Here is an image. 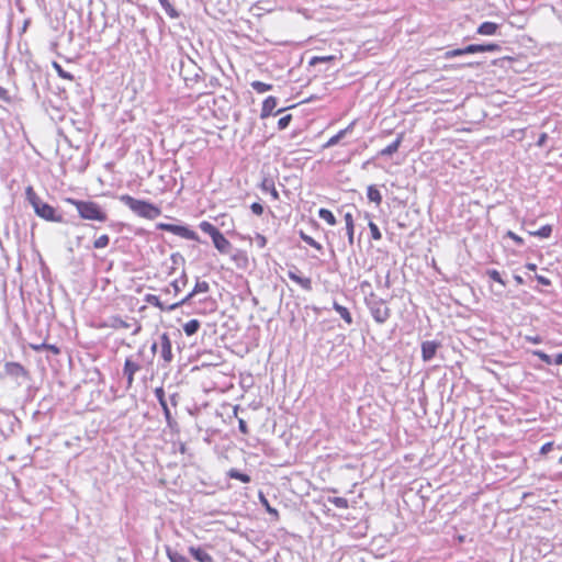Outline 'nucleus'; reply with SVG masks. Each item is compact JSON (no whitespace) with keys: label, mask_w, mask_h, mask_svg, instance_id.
<instances>
[{"label":"nucleus","mask_w":562,"mask_h":562,"mask_svg":"<svg viewBox=\"0 0 562 562\" xmlns=\"http://www.w3.org/2000/svg\"><path fill=\"white\" fill-rule=\"evenodd\" d=\"M288 277L293 282H295L299 285H301L304 290H306V291H311L312 290V280L310 278H304V277L299 276L297 274V270H295V271L289 270L288 271Z\"/></svg>","instance_id":"18"},{"label":"nucleus","mask_w":562,"mask_h":562,"mask_svg":"<svg viewBox=\"0 0 562 562\" xmlns=\"http://www.w3.org/2000/svg\"><path fill=\"white\" fill-rule=\"evenodd\" d=\"M498 27L499 26L497 23L486 21L479 25L476 32H477V34H481V35H494V34H496Z\"/></svg>","instance_id":"19"},{"label":"nucleus","mask_w":562,"mask_h":562,"mask_svg":"<svg viewBox=\"0 0 562 562\" xmlns=\"http://www.w3.org/2000/svg\"><path fill=\"white\" fill-rule=\"evenodd\" d=\"M505 236L513 239L517 246L524 245V239L512 231H507Z\"/></svg>","instance_id":"48"},{"label":"nucleus","mask_w":562,"mask_h":562,"mask_svg":"<svg viewBox=\"0 0 562 562\" xmlns=\"http://www.w3.org/2000/svg\"><path fill=\"white\" fill-rule=\"evenodd\" d=\"M0 100L4 101L7 103L11 102V97L9 94V91L1 86H0Z\"/></svg>","instance_id":"51"},{"label":"nucleus","mask_w":562,"mask_h":562,"mask_svg":"<svg viewBox=\"0 0 562 562\" xmlns=\"http://www.w3.org/2000/svg\"><path fill=\"white\" fill-rule=\"evenodd\" d=\"M356 125V121H352L346 128L340 130L337 134L331 136L324 145V148H330L337 145L346 135L350 134Z\"/></svg>","instance_id":"14"},{"label":"nucleus","mask_w":562,"mask_h":562,"mask_svg":"<svg viewBox=\"0 0 562 562\" xmlns=\"http://www.w3.org/2000/svg\"><path fill=\"white\" fill-rule=\"evenodd\" d=\"M160 406H161V409L164 412V415H165L166 423H167L168 427L172 429L175 426H177V422L171 416V412H170L168 402H166L164 404H160Z\"/></svg>","instance_id":"28"},{"label":"nucleus","mask_w":562,"mask_h":562,"mask_svg":"<svg viewBox=\"0 0 562 562\" xmlns=\"http://www.w3.org/2000/svg\"><path fill=\"white\" fill-rule=\"evenodd\" d=\"M441 347V344L437 340H426L422 342V359L425 362L430 361L435 356L437 350Z\"/></svg>","instance_id":"10"},{"label":"nucleus","mask_w":562,"mask_h":562,"mask_svg":"<svg viewBox=\"0 0 562 562\" xmlns=\"http://www.w3.org/2000/svg\"><path fill=\"white\" fill-rule=\"evenodd\" d=\"M501 45L496 43L488 44H470L468 45V52L470 54L485 53V52H499Z\"/></svg>","instance_id":"15"},{"label":"nucleus","mask_w":562,"mask_h":562,"mask_svg":"<svg viewBox=\"0 0 562 562\" xmlns=\"http://www.w3.org/2000/svg\"><path fill=\"white\" fill-rule=\"evenodd\" d=\"M526 339L532 344H540L542 341V338L540 336H527Z\"/></svg>","instance_id":"63"},{"label":"nucleus","mask_w":562,"mask_h":562,"mask_svg":"<svg viewBox=\"0 0 562 562\" xmlns=\"http://www.w3.org/2000/svg\"><path fill=\"white\" fill-rule=\"evenodd\" d=\"M552 363L558 366L562 364V352L555 355L554 359H552Z\"/></svg>","instance_id":"64"},{"label":"nucleus","mask_w":562,"mask_h":562,"mask_svg":"<svg viewBox=\"0 0 562 562\" xmlns=\"http://www.w3.org/2000/svg\"><path fill=\"white\" fill-rule=\"evenodd\" d=\"M261 189L263 191H267V192H270V194L272 195L273 200H278L279 199V193L274 187V182L271 180V179H263L262 183H261Z\"/></svg>","instance_id":"26"},{"label":"nucleus","mask_w":562,"mask_h":562,"mask_svg":"<svg viewBox=\"0 0 562 562\" xmlns=\"http://www.w3.org/2000/svg\"><path fill=\"white\" fill-rule=\"evenodd\" d=\"M328 502L337 508L346 509L349 507L348 501L345 497H328Z\"/></svg>","instance_id":"36"},{"label":"nucleus","mask_w":562,"mask_h":562,"mask_svg":"<svg viewBox=\"0 0 562 562\" xmlns=\"http://www.w3.org/2000/svg\"><path fill=\"white\" fill-rule=\"evenodd\" d=\"M196 295V293H193V290L188 293L183 299H181L180 301H177L172 304H170V310L172 311H176L177 308L183 306V305H187L190 303V301Z\"/></svg>","instance_id":"33"},{"label":"nucleus","mask_w":562,"mask_h":562,"mask_svg":"<svg viewBox=\"0 0 562 562\" xmlns=\"http://www.w3.org/2000/svg\"><path fill=\"white\" fill-rule=\"evenodd\" d=\"M209 291H210V284L206 281L196 280L194 288H193V293H196V295H198L200 293H206Z\"/></svg>","instance_id":"37"},{"label":"nucleus","mask_w":562,"mask_h":562,"mask_svg":"<svg viewBox=\"0 0 562 562\" xmlns=\"http://www.w3.org/2000/svg\"><path fill=\"white\" fill-rule=\"evenodd\" d=\"M277 104H278V100H277L276 97L269 95L268 98H266L263 103H262L260 117L261 119H267L270 115H278L281 112H283L284 109H280L277 112H273V110L276 109Z\"/></svg>","instance_id":"11"},{"label":"nucleus","mask_w":562,"mask_h":562,"mask_svg":"<svg viewBox=\"0 0 562 562\" xmlns=\"http://www.w3.org/2000/svg\"><path fill=\"white\" fill-rule=\"evenodd\" d=\"M189 553L198 562H214V559L203 548L191 546L188 548Z\"/></svg>","instance_id":"16"},{"label":"nucleus","mask_w":562,"mask_h":562,"mask_svg":"<svg viewBox=\"0 0 562 562\" xmlns=\"http://www.w3.org/2000/svg\"><path fill=\"white\" fill-rule=\"evenodd\" d=\"M367 196L369 201L374 202L376 205H380L382 202V195L375 186H369L367 189Z\"/></svg>","instance_id":"23"},{"label":"nucleus","mask_w":562,"mask_h":562,"mask_svg":"<svg viewBox=\"0 0 562 562\" xmlns=\"http://www.w3.org/2000/svg\"><path fill=\"white\" fill-rule=\"evenodd\" d=\"M154 393H155V396H156V398H157V401H158L159 405H160V404H164V403H166V402H168V401L166 400V397H165V390H164V387H161V386L156 387V389H155V391H154Z\"/></svg>","instance_id":"47"},{"label":"nucleus","mask_w":562,"mask_h":562,"mask_svg":"<svg viewBox=\"0 0 562 562\" xmlns=\"http://www.w3.org/2000/svg\"><path fill=\"white\" fill-rule=\"evenodd\" d=\"M199 227L203 233L210 235L211 238H213L215 234H218L221 232L216 226H214L212 223L207 221H202L199 224Z\"/></svg>","instance_id":"24"},{"label":"nucleus","mask_w":562,"mask_h":562,"mask_svg":"<svg viewBox=\"0 0 562 562\" xmlns=\"http://www.w3.org/2000/svg\"><path fill=\"white\" fill-rule=\"evenodd\" d=\"M547 139H548V134L547 133H541L539 135V137H538L537 143H536L537 146L542 147L546 144Z\"/></svg>","instance_id":"56"},{"label":"nucleus","mask_w":562,"mask_h":562,"mask_svg":"<svg viewBox=\"0 0 562 562\" xmlns=\"http://www.w3.org/2000/svg\"><path fill=\"white\" fill-rule=\"evenodd\" d=\"M553 448V442L550 441V442H546L544 445H542V447L540 448V454H547L549 453Z\"/></svg>","instance_id":"54"},{"label":"nucleus","mask_w":562,"mask_h":562,"mask_svg":"<svg viewBox=\"0 0 562 562\" xmlns=\"http://www.w3.org/2000/svg\"><path fill=\"white\" fill-rule=\"evenodd\" d=\"M228 476H229L231 479L238 480V481H240V482H243V483H249V482H250V480H251V479H250V476H249L248 474L243 473V472H240V471H239V470H237V469H231V470L228 471Z\"/></svg>","instance_id":"29"},{"label":"nucleus","mask_w":562,"mask_h":562,"mask_svg":"<svg viewBox=\"0 0 562 562\" xmlns=\"http://www.w3.org/2000/svg\"><path fill=\"white\" fill-rule=\"evenodd\" d=\"M250 86L258 93H263V92L270 91L272 89V85L266 83L262 81H258V80L252 81L250 83Z\"/></svg>","instance_id":"35"},{"label":"nucleus","mask_w":562,"mask_h":562,"mask_svg":"<svg viewBox=\"0 0 562 562\" xmlns=\"http://www.w3.org/2000/svg\"><path fill=\"white\" fill-rule=\"evenodd\" d=\"M4 373L16 381H20V383L30 379L29 371L19 362H5Z\"/></svg>","instance_id":"7"},{"label":"nucleus","mask_w":562,"mask_h":562,"mask_svg":"<svg viewBox=\"0 0 562 562\" xmlns=\"http://www.w3.org/2000/svg\"><path fill=\"white\" fill-rule=\"evenodd\" d=\"M220 86V80L216 77H211L209 80V83L206 85L207 88H216Z\"/></svg>","instance_id":"58"},{"label":"nucleus","mask_w":562,"mask_h":562,"mask_svg":"<svg viewBox=\"0 0 562 562\" xmlns=\"http://www.w3.org/2000/svg\"><path fill=\"white\" fill-rule=\"evenodd\" d=\"M144 301L147 304L159 308L160 311L172 312V310L169 308L170 304H166L165 302H162L158 295L148 293L145 295Z\"/></svg>","instance_id":"17"},{"label":"nucleus","mask_w":562,"mask_h":562,"mask_svg":"<svg viewBox=\"0 0 562 562\" xmlns=\"http://www.w3.org/2000/svg\"><path fill=\"white\" fill-rule=\"evenodd\" d=\"M25 199L32 205L35 214L47 221L54 223L64 222V217L61 214L57 213L56 209L50 204L44 202L34 191L32 186H29L25 189Z\"/></svg>","instance_id":"1"},{"label":"nucleus","mask_w":562,"mask_h":562,"mask_svg":"<svg viewBox=\"0 0 562 562\" xmlns=\"http://www.w3.org/2000/svg\"><path fill=\"white\" fill-rule=\"evenodd\" d=\"M403 140V134H400L395 140H393L390 145H387L385 148H383L380 151L381 156H392L394 153L398 150V147L401 146V143Z\"/></svg>","instance_id":"20"},{"label":"nucleus","mask_w":562,"mask_h":562,"mask_svg":"<svg viewBox=\"0 0 562 562\" xmlns=\"http://www.w3.org/2000/svg\"><path fill=\"white\" fill-rule=\"evenodd\" d=\"M188 284V276L186 273V270H182V273L181 276L173 280L169 286L162 289L161 291L165 293V294H170L171 293V290L173 291V294L175 295H178Z\"/></svg>","instance_id":"12"},{"label":"nucleus","mask_w":562,"mask_h":562,"mask_svg":"<svg viewBox=\"0 0 562 562\" xmlns=\"http://www.w3.org/2000/svg\"><path fill=\"white\" fill-rule=\"evenodd\" d=\"M238 429L244 435H247L249 432V429H248V426H247V423L245 422V419H243V418L238 419Z\"/></svg>","instance_id":"53"},{"label":"nucleus","mask_w":562,"mask_h":562,"mask_svg":"<svg viewBox=\"0 0 562 562\" xmlns=\"http://www.w3.org/2000/svg\"><path fill=\"white\" fill-rule=\"evenodd\" d=\"M170 259L172 260L173 265H178L179 262H184V258L181 254L175 252L170 256Z\"/></svg>","instance_id":"55"},{"label":"nucleus","mask_w":562,"mask_h":562,"mask_svg":"<svg viewBox=\"0 0 562 562\" xmlns=\"http://www.w3.org/2000/svg\"><path fill=\"white\" fill-rule=\"evenodd\" d=\"M214 247L224 255H227L232 250V244L231 241L223 235L222 232L218 234H215V236L212 238Z\"/></svg>","instance_id":"13"},{"label":"nucleus","mask_w":562,"mask_h":562,"mask_svg":"<svg viewBox=\"0 0 562 562\" xmlns=\"http://www.w3.org/2000/svg\"><path fill=\"white\" fill-rule=\"evenodd\" d=\"M30 347H31V349H33L35 351H42V350H44L47 347V344L46 342L30 344Z\"/></svg>","instance_id":"57"},{"label":"nucleus","mask_w":562,"mask_h":562,"mask_svg":"<svg viewBox=\"0 0 562 562\" xmlns=\"http://www.w3.org/2000/svg\"><path fill=\"white\" fill-rule=\"evenodd\" d=\"M318 216L326 221L329 225H335L336 224V217L335 215L333 214V212L328 209H319L318 210Z\"/></svg>","instance_id":"32"},{"label":"nucleus","mask_w":562,"mask_h":562,"mask_svg":"<svg viewBox=\"0 0 562 562\" xmlns=\"http://www.w3.org/2000/svg\"><path fill=\"white\" fill-rule=\"evenodd\" d=\"M166 553L170 562H190L189 559L179 552L171 550L170 548L166 549Z\"/></svg>","instance_id":"31"},{"label":"nucleus","mask_w":562,"mask_h":562,"mask_svg":"<svg viewBox=\"0 0 562 562\" xmlns=\"http://www.w3.org/2000/svg\"><path fill=\"white\" fill-rule=\"evenodd\" d=\"M349 245H353L355 225L346 226Z\"/></svg>","instance_id":"52"},{"label":"nucleus","mask_w":562,"mask_h":562,"mask_svg":"<svg viewBox=\"0 0 562 562\" xmlns=\"http://www.w3.org/2000/svg\"><path fill=\"white\" fill-rule=\"evenodd\" d=\"M53 66L60 78L74 80V76L66 71L58 63L55 61Z\"/></svg>","instance_id":"40"},{"label":"nucleus","mask_w":562,"mask_h":562,"mask_svg":"<svg viewBox=\"0 0 562 562\" xmlns=\"http://www.w3.org/2000/svg\"><path fill=\"white\" fill-rule=\"evenodd\" d=\"M532 355L538 357L541 361H543L547 364H552V357L546 353L542 350H533Z\"/></svg>","instance_id":"45"},{"label":"nucleus","mask_w":562,"mask_h":562,"mask_svg":"<svg viewBox=\"0 0 562 562\" xmlns=\"http://www.w3.org/2000/svg\"><path fill=\"white\" fill-rule=\"evenodd\" d=\"M364 301L373 319L378 324H384L390 318L391 310L386 306V302L383 299L371 293Z\"/></svg>","instance_id":"5"},{"label":"nucleus","mask_w":562,"mask_h":562,"mask_svg":"<svg viewBox=\"0 0 562 562\" xmlns=\"http://www.w3.org/2000/svg\"><path fill=\"white\" fill-rule=\"evenodd\" d=\"M178 393H173L169 396V402L172 406H177L178 405Z\"/></svg>","instance_id":"62"},{"label":"nucleus","mask_w":562,"mask_h":562,"mask_svg":"<svg viewBox=\"0 0 562 562\" xmlns=\"http://www.w3.org/2000/svg\"><path fill=\"white\" fill-rule=\"evenodd\" d=\"M291 121H292L291 114H286V115L280 117L278 121V128L280 131L285 130L290 125Z\"/></svg>","instance_id":"46"},{"label":"nucleus","mask_w":562,"mask_h":562,"mask_svg":"<svg viewBox=\"0 0 562 562\" xmlns=\"http://www.w3.org/2000/svg\"><path fill=\"white\" fill-rule=\"evenodd\" d=\"M255 241L260 249L267 246V238L259 233L256 234Z\"/></svg>","instance_id":"49"},{"label":"nucleus","mask_w":562,"mask_h":562,"mask_svg":"<svg viewBox=\"0 0 562 562\" xmlns=\"http://www.w3.org/2000/svg\"><path fill=\"white\" fill-rule=\"evenodd\" d=\"M159 345H160V358L164 363L162 367H167L173 360L172 349H171V340L167 333H164L159 336Z\"/></svg>","instance_id":"8"},{"label":"nucleus","mask_w":562,"mask_h":562,"mask_svg":"<svg viewBox=\"0 0 562 562\" xmlns=\"http://www.w3.org/2000/svg\"><path fill=\"white\" fill-rule=\"evenodd\" d=\"M468 54H470V52H468V46H465L463 48H456V49L448 50V52H446L445 56H446V58H453V57L463 56V55H468Z\"/></svg>","instance_id":"39"},{"label":"nucleus","mask_w":562,"mask_h":562,"mask_svg":"<svg viewBox=\"0 0 562 562\" xmlns=\"http://www.w3.org/2000/svg\"><path fill=\"white\" fill-rule=\"evenodd\" d=\"M536 279L537 281L542 284V285H550L551 284V281L547 278V277H543V276H536Z\"/></svg>","instance_id":"59"},{"label":"nucleus","mask_w":562,"mask_h":562,"mask_svg":"<svg viewBox=\"0 0 562 562\" xmlns=\"http://www.w3.org/2000/svg\"><path fill=\"white\" fill-rule=\"evenodd\" d=\"M552 225H543L537 231H529L530 236L539 237V238H549L552 234Z\"/></svg>","instance_id":"22"},{"label":"nucleus","mask_w":562,"mask_h":562,"mask_svg":"<svg viewBox=\"0 0 562 562\" xmlns=\"http://www.w3.org/2000/svg\"><path fill=\"white\" fill-rule=\"evenodd\" d=\"M110 326L112 328H114V329H120V328H130L132 326V324H130L128 322L124 321L120 316H113V317H111Z\"/></svg>","instance_id":"34"},{"label":"nucleus","mask_w":562,"mask_h":562,"mask_svg":"<svg viewBox=\"0 0 562 562\" xmlns=\"http://www.w3.org/2000/svg\"><path fill=\"white\" fill-rule=\"evenodd\" d=\"M486 274L488 276L490 279H492L493 281L499 283L501 285L505 286L506 285V282L504 281V279L502 278L501 273L496 270V269H488L486 271Z\"/></svg>","instance_id":"38"},{"label":"nucleus","mask_w":562,"mask_h":562,"mask_svg":"<svg viewBox=\"0 0 562 562\" xmlns=\"http://www.w3.org/2000/svg\"><path fill=\"white\" fill-rule=\"evenodd\" d=\"M333 308L340 315V317L348 324L351 325L353 319L349 310L336 301L333 303Z\"/></svg>","instance_id":"21"},{"label":"nucleus","mask_w":562,"mask_h":562,"mask_svg":"<svg viewBox=\"0 0 562 562\" xmlns=\"http://www.w3.org/2000/svg\"><path fill=\"white\" fill-rule=\"evenodd\" d=\"M259 498H260V503L262 504V506L266 508V510L269 514L278 516V510L270 506L268 499L266 498V496L262 493H259Z\"/></svg>","instance_id":"43"},{"label":"nucleus","mask_w":562,"mask_h":562,"mask_svg":"<svg viewBox=\"0 0 562 562\" xmlns=\"http://www.w3.org/2000/svg\"><path fill=\"white\" fill-rule=\"evenodd\" d=\"M44 350H49L54 355H59L60 353V349L56 345L47 344V347Z\"/></svg>","instance_id":"60"},{"label":"nucleus","mask_w":562,"mask_h":562,"mask_svg":"<svg viewBox=\"0 0 562 562\" xmlns=\"http://www.w3.org/2000/svg\"><path fill=\"white\" fill-rule=\"evenodd\" d=\"M345 223H346V226H349V225H355L353 224V217H352V214L351 213H346L345 216Z\"/></svg>","instance_id":"61"},{"label":"nucleus","mask_w":562,"mask_h":562,"mask_svg":"<svg viewBox=\"0 0 562 562\" xmlns=\"http://www.w3.org/2000/svg\"><path fill=\"white\" fill-rule=\"evenodd\" d=\"M180 75L183 78L187 87H192V85L200 81L202 75L204 74L202 68L199 67L193 59L189 56L182 57L179 60Z\"/></svg>","instance_id":"4"},{"label":"nucleus","mask_w":562,"mask_h":562,"mask_svg":"<svg viewBox=\"0 0 562 562\" xmlns=\"http://www.w3.org/2000/svg\"><path fill=\"white\" fill-rule=\"evenodd\" d=\"M140 370V364L135 362L132 357L125 359L123 375L126 378V387H132L136 372Z\"/></svg>","instance_id":"9"},{"label":"nucleus","mask_w":562,"mask_h":562,"mask_svg":"<svg viewBox=\"0 0 562 562\" xmlns=\"http://www.w3.org/2000/svg\"><path fill=\"white\" fill-rule=\"evenodd\" d=\"M156 227H157V229L172 233L177 236H180V237L189 239V240L200 241L199 235L186 225L158 223L156 225Z\"/></svg>","instance_id":"6"},{"label":"nucleus","mask_w":562,"mask_h":562,"mask_svg":"<svg viewBox=\"0 0 562 562\" xmlns=\"http://www.w3.org/2000/svg\"><path fill=\"white\" fill-rule=\"evenodd\" d=\"M110 243V237L108 235H101L98 237L94 243L93 247L97 249L105 248Z\"/></svg>","instance_id":"41"},{"label":"nucleus","mask_w":562,"mask_h":562,"mask_svg":"<svg viewBox=\"0 0 562 562\" xmlns=\"http://www.w3.org/2000/svg\"><path fill=\"white\" fill-rule=\"evenodd\" d=\"M66 201L76 207L82 220L95 222H105L108 220L106 212L97 202L76 199H67Z\"/></svg>","instance_id":"3"},{"label":"nucleus","mask_w":562,"mask_h":562,"mask_svg":"<svg viewBox=\"0 0 562 562\" xmlns=\"http://www.w3.org/2000/svg\"><path fill=\"white\" fill-rule=\"evenodd\" d=\"M200 325L198 319H190L183 325V331L187 336H192L199 330Z\"/></svg>","instance_id":"25"},{"label":"nucleus","mask_w":562,"mask_h":562,"mask_svg":"<svg viewBox=\"0 0 562 562\" xmlns=\"http://www.w3.org/2000/svg\"><path fill=\"white\" fill-rule=\"evenodd\" d=\"M300 237L304 243L315 248L317 251H323V246L319 243H317L313 237L305 234L303 231L300 232Z\"/></svg>","instance_id":"30"},{"label":"nucleus","mask_w":562,"mask_h":562,"mask_svg":"<svg viewBox=\"0 0 562 562\" xmlns=\"http://www.w3.org/2000/svg\"><path fill=\"white\" fill-rule=\"evenodd\" d=\"M335 59V56H314L311 58L310 60V65L311 66H315L317 64H321V63H328V61H331Z\"/></svg>","instance_id":"44"},{"label":"nucleus","mask_w":562,"mask_h":562,"mask_svg":"<svg viewBox=\"0 0 562 562\" xmlns=\"http://www.w3.org/2000/svg\"><path fill=\"white\" fill-rule=\"evenodd\" d=\"M120 201L143 218L155 220L161 214V210L157 205L145 200L135 199L128 194L121 195Z\"/></svg>","instance_id":"2"},{"label":"nucleus","mask_w":562,"mask_h":562,"mask_svg":"<svg viewBox=\"0 0 562 562\" xmlns=\"http://www.w3.org/2000/svg\"><path fill=\"white\" fill-rule=\"evenodd\" d=\"M160 5L164 8L165 12L171 18H179V12L175 9V7L168 0H158Z\"/></svg>","instance_id":"27"},{"label":"nucleus","mask_w":562,"mask_h":562,"mask_svg":"<svg viewBox=\"0 0 562 562\" xmlns=\"http://www.w3.org/2000/svg\"><path fill=\"white\" fill-rule=\"evenodd\" d=\"M250 210L254 214L256 215H261L263 213V206L262 204H260L259 202H254L251 205H250Z\"/></svg>","instance_id":"50"},{"label":"nucleus","mask_w":562,"mask_h":562,"mask_svg":"<svg viewBox=\"0 0 562 562\" xmlns=\"http://www.w3.org/2000/svg\"><path fill=\"white\" fill-rule=\"evenodd\" d=\"M368 226L370 228L372 239L380 240L382 238V234H381L378 225L374 222L369 221Z\"/></svg>","instance_id":"42"}]
</instances>
